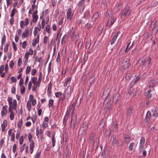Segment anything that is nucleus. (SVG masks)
<instances>
[{
	"label": "nucleus",
	"mask_w": 158,
	"mask_h": 158,
	"mask_svg": "<svg viewBox=\"0 0 158 158\" xmlns=\"http://www.w3.org/2000/svg\"><path fill=\"white\" fill-rule=\"evenodd\" d=\"M65 93L67 94H70L71 93V87L70 86H68L67 87L65 91Z\"/></svg>",
	"instance_id": "obj_21"
},
{
	"label": "nucleus",
	"mask_w": 158,
	"mask_h": 158,
	"mask_svg": "<svg viewBox=\"0 0 158 158\" xmlns=\"http://www.w3.org/2000/svg\"><path fill=\"white\" fill-rule=\"evenodd\" d=\"M48 126V123H46L45 122H44L42 124V127L44 129Z\"/></svg>",
	"instance_id": "obj_48"
},
{
	"label": "nucleus",
	"mask_w": 158,
	"mask_h": 158,
	"mask_svg": "<svg viewBox=\"0 0 158 158\" xmlns=\"http://www.w3.org/2000/svg\"><path fill=\"white\" fill-rule=\"evenodd\" d=\"M37 30H38L39 31H40V28H37V27H35L34 28V35L35 36L36 35L37 33H38V31H37Z\"/></svg>",
	"instance_id": "obj_27"
},
{
	"label": "nucleus",
	"mask_w": 158,
	"mask_h": 158,
	"mask_svg": "<svg viewBox=\"0 0 158 158\" xmlns=\"http://www.w3.org/2000/svg\"><path fill=\"white\" fill-rule=\"evenodd\" d=\"M111 20L110 21V26H111L112 24L114 23V21H115V20L114 19V17H111Z\"/></svg>",
	"instance_id": "obj_56"
},
{
	"label": "nucleus",
	"mask_w": 158,
	"mask_h": 158,
	"mask_svg": "<svg viewBox=\"0 0 158 158\" xmlns=\"http://www.w3.org/2000/svg\"><path fill=\"white\" fill-rule=\"evenodd\" d=\"M95 75L94 74H92L90 77L89 80L90 81V83L91 84L92 83L94 82L95 78Z\"/></svg>",
	"instance_id": "obj_18"
},
{
	"label": "nucleus",
	"mask_w": 158,
	"mask_h": 158,
	"mask_svg": "<svg viewBox=\"0 0 158 158\" xmlns=\"http://www.w3.org/2000/svg\"><path fill=\"white\" fill-rule=\"evenodd\" d=\"M12 44L14 51H16L17 50V48L15 43L14 41H13L12 42Z\"/></svg>",
	"instance_id": "obj_53"
},
{
	"label": "nucleus",
	"mask_w": 158,
	"mask_h": 158,
	"mask_svg": "<svg viewBox=\"0 0 158 158\" xmlns=\"http://www.w3.org/2000/svg\"><path fill=\"white\" fill-rule=\"evenodd\" d=\"M10 79L13 82L15 83L16 82L17 79L15 77H12L10 78Z\"/></svg>",
	"instance_id": "obj_62"
},
{
	"label": "nucleus",
	"mask_w": 158,
	"mask_h": 158,
	"mask_svg": "<svg viewBox=\"0 0 158 158\" xmlns=\"http://www.w3.org/2000/svg\"><path fill=\"white\" fill-rule=\"evenodd\" d=\"M35 85H34L32 87V90L33 91H35L36 90V89L37 88V87L38 86L39 87L40 86L39 84V82H37L36 83V86H35Z\"/></svg>",
	"instance_id": "obj_46"
},
{
	"label": "nucleus",
	"mask_w": 158,
	"mask_h": 158,
	"mask_svg": "<svg viewBox=\"0 0 158 158\" xmlns=\"http://www.w3.org/2000/svg\"><path fill=\"white\" fill-rule=\"evenodd\" d=\"M120 97V95L118 93L114 94L113 97V102L116 104Z\"/></svg>",
	"instance_id": "obj_9"
},
{
	"label": "nucleus",
	"mask_w": 158,
	"mask_h": 158,
	"mask_svg": "<svg viewBox=\"0 0 158 158\" xmlns=\"http://www.w3.org/2000/svg\"><path fill=\"white\" fill-rule=\"evenodd\" d=\"M151 116L152 115L151 112L150 111H148L144 121L145 122H147L149 123V121L150 120Z\"/></svg>",
	"instance_id": "obj_7"
},
{
	"label": "nucleus",
	"mask_w": 158,
	"mask_h": 158,
	"mask_svg": "<svg viewBox=\"0 0 158 158\" xmlns=\"http://www.w3.org/2000/svg\"><path fill=\"white\" fill-rule=\"evenodd\" d=\"M28 36V35L26 34L25 32H23L22 34V39L24 38L27 37Z\"/></svg>",
	"instance_id": "obj_58"
},
{
	"label": "nucleus",
	"mask_w": 158,
	"mask_h": 158,
	"mask_svg": "<svg viewBox=\"0 0 158 158\" xmlns=\"http://www.w3.org/2000/svg\"><path fill=\"white\" fill-rule=\"evenodd\" d=\"M4 69V66L3 65H2L0 67V73H2Z\"/></svg>",
	"instance_id": "obj_54"
},
{
	"label": "nucleus",
	"mask_w": 158,
	"mask_h": 158,
	"mask_svg": "<svg viewBox=\"0 0 158 158\" xmlns=\"http://www.w3.org/2000/svg\"><path fill=\"white\" fill-rule=\"evenodd\" d=\"M152 113H153L152 114V116L156 118L158 117V107L156 106L154 111L152 110Z\"/></svg>",
	"instance_id": "obj_10"
},
{
	"label": "nucleus",
	"mask_w": 158,
	"mask_h": 158,
	"mask_svg": "<svg viewBox=\"0 0 158 158\" xmlns=\"http://www.w3.org/2000/svg\"><path fill=\"white\" fill-rule=\"evenodd\" d=\"M7 125V123H6V125L4 124V123L1 124V128L2 131L4 132L5 131L6 127Z\"/></svg>",
	"instance_id": "obj_33"
},
{
	"label": "nucleus",
	"mask_w": 158,
	"mask_h": 158,
	"mask_svg": "<svg viewBox=\"0 0 158 158\" xmlns=\"http://www.w3.org/2000/svg\"><path fill=\"white\" fill-rule=\"evenodd\" d=\"M17 149V145L16 144H14L13 147V152L14 153H15L16 152Z\"/></svg>",
	"instance_id": "obj_60"
},
{
	"label": "nucleus",
	"mask_w": 158,
	"mask_h": 158,
	"mask_svg": "<svg viewBox=\"0 0 158 158\" xmlns=\"http://www.w3.org/2000/svg\"><path fill=\"white\" fill-rule=\"evenodd\" d=\"M41 152H37L35 154V156L34 158H40V156L41 155Z\"/></svg>",
	"instance_id": "obj_52"
},
{
	"label": "nucleus",
	"mask_w": 158,
	"mask_h": 158,
	"mask_svg": "<svg viewBox=\"0 0 158 158\" xmlns=\"http://www.w3.org/2000/svg\"><path fill=\"white\" fill-rule=\"evenodd\" d=\"M111 132L110 130H109L108 129L106 130V132H105V135H106V136H109Z\"/></svg>",
	"instance_id": "obj_43"
},
{
	"label": "nucleus",
	"mask_w": 158,
	"mask_h": 158,
	"mask_svg": "<svg viewBox=\"0 0 158 158\" xmlns=\"http://www.w3.org/2000/svg\"><path fill=\"white\" fill-rule=\"evenodd\" d=\"M12 98L11 97H9L7 99V101L9 106L12 105Z\"/></svg>",
	"instance_id": "obj_32"
},
{
	"label": "nucleus",
	"mask_w": 158,
	"mask_h": 158,
	"mask_svg": "<svg viewBox=\"0 0 158 158\" xmlns=\"http://www.w3.org/2000/svg\"><path fill=\"white\" fill-rule=\"evenodd\" d=\"M102 3L103 5V7L104 9H106L107 7V2L106 0H103Z\"/></svg>",
	"instance_id": "obj_49"
},
{
	"label": "nucleus",
	"mask_w": 158,
	"mask_h": 158,
	"mask_svg": "<svg viewBox=\"0 0 158 158\" xmlns=\"http://www.w3.org/2000/svg\"><path fill=\"white\" fill-rule=\"evenodd\" d=\"M14 64H15L13 61L11 60L9 63L10 67L11 69L13 67Z\"/></svg>",
	"instance_id": "obj_51"
},
{
	"label": "nucleus",
	"mask_w": 158,
	"mask_h": 158,
	"mask_svg": "<svg viewBox=\"0 0 158 158\" xmlns=\"http://www.w3.org/2000/svg\"><path fill=\"white\" fill-rule=\"evenodd\" d=\"M117 140H116V137H115L113 138L112 142V145H114L117 143Z\"/></svg>",
	"instance_id": "obj_42"
},
{
	"label": "nucleus",
	"mask_w": 158,
	"mask_h": 158,
	"mask_svg": "<svg viewBox=\"0 0 158 158\" xmlns=\"http://www.w3.org/2000/svg\"><path fill=\"white\" fill-rule=\"evenodd\" d=\"M151 61V58L150 56L148 57L147 60H146L145 59V64H146V65L147 64V67H148V66L150 64Z\"/></svg>",
	"instance_id": "obj_24"
},
{
	"label": "nucleus",
	"mask_w": 158,
	"mask_h": 158,
	"mask_svg": "<svg viewBox=\"0 0 158 158\" xmlns=\"http://www.w3.org/2000/svg\"><path fill=\"white\" fill-rule=\"evenodd\" d=\"M31 80L32 83L34 84V85H35L37 80V78L36 77H34L32 78Z\"/></svg>",
	"instance_id": "obj_36"
},
{
	"label": "nucleus",
	"mask_w": 158,
	"mask_h": 158,
	"mask_svg": "<svg viewBox=\"0 0 158 158\" xmlns=\"http://www.w3.org/2000/svg\"><path fill=\"white\" fill-rule=\"evenodd\" d=\"M28 138L29 142H31V141H33L32 139V135L30 133H29L28 134Z\"/></svg>",
	"instance_id": "obj_50"
},
{
	"label": "nucleus",
	"mask_w": 158,
	"mask_h": 158,
	"mask_svg": "<svg viewBox=\"0 0 158 158\" xmlns=\"http://www.w3.org/2000/svg\"><path fill=\"white\" fill-rule=\"evenodd\" d=\"M72 115V117L71 119V122L70 124V127L68 128V129L71 128L73 130L75 128V125L76 124L77 119V116L75 115Z\"/></svg>",
	"instance_id": "obj_2"
},
{
	"label": "nucleus",
	"mask_w": 158,
	"mask_h": 158,
	"mask_svg": "<svg viewBox=\"0 0 158 158\" xmlns=\"http://www.w3.org/2000/svg\"><path fill=\"white\" fill-rule=\"evenodd\" d=\"M76 104L75 102H73L70 108V112L71 114H73L74 111L75 110Z\"/></svg>",
	"instance_id": "obj_15"
},
{
	"label": "nucleus",
	"mask_w": 158,
	"mask_h": 158,
	"mask_svg": "<svg viewBox=\"0 0 158 158\" xmlns=\"http://www.w3.org/2000/svg\"><path fill=\"white\" fill-rule=\"evenodd\" d=\"M7 113V110L6 109V107L4 106H3L2 108V110L1 111V115L2 117H3L4 115H6Z\"/></svg>",
	"instance_id": "obj_11"
},
{
	"label": "nucleus",
	"mask_w": 158,
	"mask_h": 158,
	"mask_svg": "<svg viewBox=\"0 0 158 158\" xmlns=\"http://www.w3.org/2000/svg\"><path fill=\"white\" fill-rule=\"evenodd\" d=\"M69 149L68 148H67V147H66L65 153V156L67 158L69 157Z\"/></svg>",
	"instance_id": "obj_40"
},
{
	"label": "nucleus",
	"mask_w": 158,
	"mask_h": 158,
	"mask_svg": "<svg viewBox=\"0 0 158 158\" xmlns=\"http://www.w3.org/2000/svg\"><path fill=\"white\" fill-rule=\"evenodd\" d=\"M73 15V12L71 8H69L67 12L66 17L67 19H69L71 20Z\"/></svg>",
	"instance_id": "obj_5"
},
{
	"label": "nucleus",
	"mask_w": 158,
	"mask_h": 158,
	"mask_svg": "<svg viewBox=\"0 0 158 158\" xmlns=\"http://www.w3.org/2000/svg\"><path fill=\"white\" fill-rule=\"evenodd\" d=\"M42 77V74L41 72H40L39 73V77L38 79V81L37 82H39V85L41 81Z\"/></svg>",
	"instance_id": "obj_38"
},
{
	"label": "nucleus",
	"mask_w": 158,
	"mask_h": 158,
	"mask_svg": "<svg viewBox=\"0 0 158 158\" xmlns=\"http://www.w3.org/2000/svg\"><path fill=\"white\" fill-rule=\"evenodd\" d=\"M12 105L9 106V107L8 109V112L9 113H13V111H12V110L13 109L12 108Z\"/></svg>",
	"instance_id": "obj_61"
},
{
	"label": "nucleus",
	"mask_w": 158,
	"mask_h": 158,
	"mask_svg": "<svg viewBox=\"0 0 158 158\" xmlns=\"http://www.w3.org/2000/svg\"><path fill=\"white\" fill-rule=\"evenodd\" d=\"M145 143V139L144 137H142L140 140L139 144L144 145Z\"/></svg>",
	"instance_id": "obj_30"
},
{
	"label": "nucleus",
	"mask_w": 158,
	"mask_h": 158,
	"mask_svg": "<svg viewBox=\"0 0 158 158\" xmlns=\"http://www.w3.org/2000/svg\"><path fill=\"white\" fill-rule=\"evenodd\" d=\"M70 32V35L71 37L72 38L76 39L77 38V36L76 35L74 34V30L73 29V28H72V29L71 30Z\"/></svg>",
	"instance_id": "obj_16"
},
{
	"label": "nucleus",
	"mask_w": 158,
	"mask_h": 158,
	"mask_svg": "<svg viewBox=\"0 0 158 158\" xmlns=\"http://www.w3.org/2000/svg\"><path fill=\"white\" fill-rule=\"evenodd\" d=\"M62 95V93L61 92H57L55 93V96L56 98H60Z\"/></svg>",
	"instance_id": "obj_31"
},
{
	"label": "nucleus",
	"mask_w": 158,
	"mask_h": 158,
	"mask_svg": "<svg viewBox=\"0 0 158 158\" xmlns=\"http://www.w3.org/2000/svg\"><path fill=\"white\" fill-rule=\"evenodd\" d=\"M10 120H13L14 118V112L10 113Z\"/></svg>",
	"instance_id": "obj_59"
},
{
	"label": "nucleus",
	"mask_w": 158,
	"mask_h": 158,
	"mask_svg": "<svg viewBox=\"0 0 158 158\" xmlns=\"http://www.w3.org/2000/svg\"><path fill=\"white\" fill-rule=\"evenodd\" d=\"M117 146L118 147H120L122 145V144H123V143L122 140L121 139L118 140H117Z\"/></svg>",
	"instance_id": "obj_28"
},
{
	"label": "nucleus",
	"mask_w": 158,
	"mask_h": 158,
	"mask_svg": "<svg viewBox=\"0 0 158 158\" xmlns=\"http://www.w3.org/2000/svg\"><path fill=\"white\" fill-rule=\"evenodd\" d=\"M52 147H53L55 144L56 143V138L52 137Z\"/></svg>",
	"instance_id": "obj_57"
},
{
	"label": "nucleus",
	"mask_w": 158,
	"mask_h": 158,
	"mask_svg": "<svg viewBox=\"0 0 158 158\" xmlns=\"http://www.w3.org/2000/svg\"><path fill=\"white\" fill-rule=\"evenodd\" d=\"M29 24V20L27 18H26L25 20V23L23 21H21L20 22V25L21 28H24V25L27 26Z\"/></svg>",
	"instance_id": "obj_6"
},
{
	"label": "nucleus",
	"mask_w": 158,
	"mask_h": 158,
	"mask_svg": "<svg viewBox=\"0 0 158 158\" xmlns=\"http://www.w3.org/2000/svg\"><path fill=\"white\" fill-rule=\"evenodd\" d=\"M54 101L53 99H50L49 101L48 106L49 107H52L53 105Z\"/></svg>",
	"instance_id": "obj_37"
},
{
	"label": "nucleus",
	"mask_w": 158,
	"mask_h": 158,
	"mask_svg": "<svg viewBox=\"0 0 158 158\" xmlns=\"http://www.w3.org/2000/svg\"><path fill=\"white\" fill-rule=\"evenodd\" d=\"M85 0H81L78 3V7L79 9V12L81 13L83 11L85 8Z\"/></svg>",
	"instance_id": "obj_4"
},
{
	"label": "nucleus",
	"mask_w": 158,
	"mask_h": 158,
	"mask_svg": "<svg viewBox=\"0 0 158 158\" xmlns=\"http://www.w3.org/2000/svg\"><path fill=\"white\" fill-rule=\"evenodd\" d=\"M136 145H135L134 142L130 143L128 147L129 151V152L132 151L133 150V148L135 147H136Z\"/></svg>",
	"instance_id": "obj_12"
},
{
	"label": "nucleus",
	"mask_w": 158,
	"mask_h": 158,
	"mask_svg": "<svg viewBox=\"0 0 158 158\" xmlns=\"http://www.w3.org/2000/svg\"><path fill=\"white\" fill-rule=\"evenodd\" d=\"M132 113V108L131 107H129L127 111V116H131Z\"/></svg>",
	"instance_id": "obj_20"
},
{
	"label": "nucleus",
	"mask_w": 158,
	"mask_h": 158,
	"mask_svg": "<svg viewBox=\"0 0 158 158\" xmlns=\"http://www.w3.org/2000/svg\"><path fill=\"white\" fill-rule=\"evenodd\" d=\"M99 17V13L98 12H96L93 15L92 17V19L94 22H96L98 19Z\"/></svg>",
	"instance_id": "obj_14"
},
{
	"label": "nucleus",
	"mask_w": 158,
	"mask_h": 158,
	"mask_svg": "<svg viewBox=\"0 0 158 158\" xmlns=\"http://www.w3.org/2000/svg\"><path fill=\"white\" fill-rule=\"evenodd\" d=\"M32 17L33 18V19L31 20L34 23H36L38 18V15H32Z\"/></svg>",
	"instance_id": "obj_22"
},
{
	"label": "nucleus",
	"mask_w": 158,
	"mask_h": 158,
	"mask_svg": "<svg viewBox=\"0 0 158 158\" xmlns=\"http://www.w3.org/2000/svg\"><path fill=\"white\" fill-rule=\"evenodd\" d=\"M27 107L28 110L29 111H30L31 110V103L29 101L27 102Z\"/></svg>",
	"instance_id": "obj_23"
},
{
	"label": "nucleus",
	"mask_w": 158,
	"mask_h": 158,
	"mask_svg": "<svg viewBox=\"0 0 158 158\" xmlns=\"http://www.w3.org/2000/svg\"><path fill=\"white\" fill-rule=\"evenodd\" d=\"M9 45L7 44L6 46L4 48V52H7L8 49Z\"/></svg>",
	"instance_id": "obj_63"
},
{
	"label": "nucleus",
	"mask_w": 158,
	"mask_h": 158,
	"mask_svg": "<svg viewBox=\"0 0 158 158\" xmlns=\"http://www.w3.org/2000/svg\"><path fill=\"white\" fill-rule=\"evenodd\" d=\"M45 28L47 32L48 33H51L50 27L49 25H47Z\"/></svg>",
	"instance_id": "obj_39"
},
{
	"label": "nucleus",
	"mask_w": 158,
	"mask_h": 158,
	"mask_svg": "<svg viewBox=\"0 0 158 158\" xmlns=\"http://www.w3.org/2000/svg\"><path fill=\"white\" fill-rule=\"evenodd\" d=\"M131 10H130V7L128 6H126L122 12V15L125 17L128 16L131 13Z\"/></svg>",
	"instance_id": "obj_3"
},
{
	"label": "nucleus",
	"mask_w": 158,
	"mask_h": 158,
	"mask_svg": "<svg viewBox=\"0 0 158 158\" xmlns=\"http://www.w3.org/2000/svg\"><path fill=\"white\" fill-rule=\"evenodd\" d=\"M23 136L22 135L20 138L19 143L20 144H23Z\"/></svg>",
	"instance_id": "obj_55"
},
{
	"label": "nucleus",
	"mask_w": 158,
	"mask_h": 158,
	"mask_svg": "<svg viewBox=\"0 0 158 158\" xmlns=\"http://www.w3.org/2000/svg\"><path fill=\"white\" fill-rule=\"evenodd\" d=\"M130 60L128 58H126L124 59L121 64V71H123L128 69L131 65L130 63Z\"/></svg>",
	"instance_id": "obj_1"
},
{
	"label": "nucleus",
	"mask_w": 158,
	"mask_h": 158,
	"mask_svg": "<svg viewBox=\"0 0 158 158\" xmlns=\"http://www.w3.org/2000/svg\"><path fill=\"white\" fill-rule=\"evenodd\" d=\"M31 69V67L30 66H28L26 70V74H28L30 72Z\"/></svg>",
	"instance_id": "obj_45"
},
{
	"label": "nucleus",
	"mask_w": 158,
	"mask_h": 158,
	"mask_svg": "<svg viewBox=\"0 0 158 158\" xmlns=\"http://www.w3.org/2000/svg\"><path fill=\"white\" fill-rule=\"evenodd\" d=\"M68 119V116H67L66 115L64 118V120H63V124H64L65 125V124H66V122L67 121V120Z\"/></svg>",
	"instance_id": "obj_47"
},
{
	"label": "nucleus",
	"mask_w": 158,
	"mask_h": 158,
	"mask_svg": "<svg viewBox=\"0 0 158 158\" xmlns=\"http://www.w3.org/2000/svg\"><path fill=\"white\" fill-rule=\"evenodd\" d=\"M6 41V35L4 34L2 40V48H3V45L5 43Z\"/></svg>",
	"instance_id": "obj_25"
},
{
	"label": "nucleus",
	"mask_w": 158,
	"mask_h": 158,
	"mask_svg": "<svg viewBox=\"0 0 158 158\" xmlns=\"http://www.w3.org/2000/svg\"><path fill=\"white\" fill-rule=\"evenodd\" d=\"M90 12L89 11H86L84 13L83 17L86 19H89L90 17Z\"/></svg>",
	"instance_id": "obj_13"
},
{
	"label": "nucleus",
	"mask_w": 158,
	"mask_h": 158,
	"mask_svg": "<svg viewBox=\"0 0 158 158\" xmlns=\"http://www.w3.org/2000/svg\"><path fill=\"white\" fill-rule=\"evenodd\" d=\"M22 44V42L20 43V45ZM27 43L26 41H24L22 43V48H26V46L27 45Z\"/></svg>",
	"instance_id": "obj_41"
},
{
	"label": "nucleus",
	"mask_w": 158,
	"mask_h": 158,
	"mask_svg": "<svg viewBox=\"0 0 158 158\" xmlns=\"http://www.w3.org/2000/svg\"><path fill=\"white\" fill-rule=\"evenodd\" d=\"M23 120L22 119H21L18 122V127L19 128H20L21 127L22 124Z\"/></svg>",
	"instance_id": "obj_44"
},
{
	"label": "nucleus",
	"mask_w": 158,
	"mask_h": 158,
	"mask_svg": "<svg viewBox=\"0 0 158 158\" xmlns=\"http://www.w3.org/2000/svg\"><path fill=\"white\" fill-rule=\"evenodd\" d=\"M16 9L15 8L13 9L11 11V14L10 15V16L12 18L13 17L16 13Z\"/></svg>",
	"instance_id": "obj_29"
},
{
	"label": "nucleus",
	"mask_w": 158,
	"mask_h": 158,
	"mask_svg": "<svg viewBox=\"0 0 158 158\" xmlns=\"http://www.w3.org/2000/svg\"><path fill=\"white\" fill-rule=\"evenodd\" d=\"M30 145V153L32 154L34 148L35 147L34 142L33 141L29 142Z\"/></svg>",
	"instance_id": "obj_8"
},
{
	"label": "nucleus",
	"mask_w": 158,
	"mask_h": 158,
	"mask_svg": "<svg viewBox=\"0 0 158 158\" xmlns=\"http://www.w3.org/2000/svg\"><path fill=\"white\" fill-rule=\"evenodd\" d=\"M98 140V138L96 139V141ZM99 145L98 142H94L93 144V149L96 150L98 148Z\"/></svg>",
	"instance_id": "obj_17"
},
{
	"label": "nucleus",
	"mask_w": 158,
	"mask_h": 158,
	"mask_svg": "<svg viewBox=\"0 0 158 158\" xmlns=\"http://www.w3.org/2000/svg\"><path fill=\"white\" fill-rule=\"evenodd\" d=\"M95 136V135L94 134V133L92 131L90 134V136L89 137V143H92V140L93 139H94V136Z\"/></svg>",
	"instance_id": "obj_19"
},
{
	"label": "nucleus",
	"mask_w": 158,
	"mask_h": 158,
	"mask_svg": "<svg viewBox=\"0 0 158 158\" xmlns=\"http://www.w3.org/2000/svg\"><path fill=\"white\" fill-rule=\"evenodd\" d=\"M112 108V105L110 104L106 108V114H108L110 113V110Z\"/></svg>",
	"instance_id": "obj_26"
},
{
	"label": "nucleus",
	"mask_w": 158,
	"mask_h": 158,
	"mask_svg": "<svg viewBox=\"0 0 158 158\" xmlns=\"http://www.w3.org/2000/svg\"><path fill=\"white\" fill-rule=\"evenodd\" d=\"M133 90V87L132 86H130L128 90V93L129 94H131Z\"/></svg>",
	"instance_id": "obj_35"
},
{
	"label": "nucleus",
	"mask_w": 158,
	"mask_h": 158,
	"mask_svg": "<svg viewBox=\"0 0 158 158\" xmlns=\"http://www.w3.org/2000/svg\"><path fill=\"white\" fill-rule=\"evenodd\" d=\"M36 70L35 69H33L31 71V74L32 75H34L36 73Z\"/></svg>",
	"instance_id": "obj_64"
},
{
	"label": "nucleus",
	"mask_w": 158,
	"mask_h": 158,
	"mask_svg": "<svg viewBox=\"0 0 158 158\" xmlns=\"http://www.w3.org/2000/svg\"><path fill=\"white\" fill-rule=\"evenodd\" d=\"M21 92L22 94H23L25 92V88L24 86L22 85L21 86Z\"/></svg>",
	"instance_id": "obj_34"
}]
</instances>
